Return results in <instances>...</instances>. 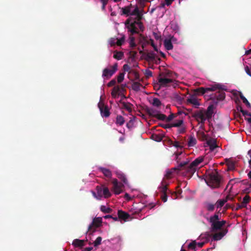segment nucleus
Masks as SVG:
<instances>
[{
    "label": "nucleus",
    "mask_w": 251,
    "mask_h": 251,
    "mask_svg": "<svg viewBox=\"0 0 251 251\" xmlns=\"http://www.w3.org/2000/svg\"><path fill=\"white\" fill-rule=\"evenodd\" d=\"M220 217L219 212L215 213L214 215L211 216L208 221L211 224V231L213 232L220 230L219 232H216L214 234H207V238L212 236L213 240L218 241L221 240L227 232L228 230L226 228H222V227L226 223V221H219Z\"/></svg>",
    "instance_id": "obj_1"
},
{
    "label": "nucleus",
    "mask_w": 251,
    "mask_h": 251,
    "mask_svg": "<svg viewBox=\"0 0 251 251\" xmlns=\"http://www.w3.org/2000/svg\"><path fill=\"white\" fill-rule=\"evenodd\" d=\"M173 172L172 170H168L166 173L163 178L160 185L158 187V190L161 193L160 198L163 202H166L167 201V193L168 191L170 192V191L168 189V182L166 179H169L172 177Z\"/></svg>",
    "instance_id": "obj_2"
},
{
    "label": "nucleus",
    "mask_w": 251,
    "mask_h": 251,
    "mask_svg": "<svg viewBox=\"0 0 251 251\" xmlns=\"http://www.w3.org/2000/svg\"><path fill=\"white\" fill-rule=\"evenodd\" d=\"M132 18L129 17L125 22V25L128 29V31L132 35L138 34L140 31L143 32L145 29L144 26L143 25V28H141L138 23L132 22Z\"/></svg>",
    "instance_id": "obj_3"
},
{
    "label": "nucleus",
    "mask_w": 251,
    "mask_h": 251,
    "mask_svg": "<svg viewBox=\"0 0 251 251\" xmlns=\"http://www.w3.org/2000/svg\"><path fill=\"white\" fill-rule=\"evenodd\" d=\"M207 184L213 188H218L221 182V176L217 172L210 174L205 179Z\"/></svg>",
    "instance_id": "obj_4"
},
{
    "label": "nucleus",
    "mask_w": 251,
    "mask_h": 251,
    "mask_svg": "<svg viewBox=\"0 0 251 251\" xmlns=\"http://www.w3.org/2000/svg\"><path fill=\"white\" fill-rule=\"evenodd\" d=\"M204 159L203 156H200L195 159L189 165L186 166V171L190 175H193L196 171L197 167L201 163Z\"/></svg>",
    "instance_id": "obj_5"
},
{
    "label": "nucleus",
    "mask_w": 251,
    "mask_h": 251,
    "mask_svg": "<svg viewBox=\"0 0 251 251\" xmlns=\"http://www.w3.org/2000/svg\"><path fill=\"white\" fill-rule=\"evenodd\" d=\"M132 16H136L134 19L132 18V22H136L139 24L140 28H143V24L141 22L143 18V11L142 10H139V7L137 5H135V8L132 11Z\"/></svg>",
    "instance_id": "obj_6"
},
{
    "label": "nucleus",
    "mask_w": 251,
    "mask_h": 251,
    "mask_svg": "<svg viewBox=\"0 0 251 251\" xmlns=\"http://www.w3.org/2000/svg\"><path fill=\"white\" fill-rule=\"evenodd\" d=\"M118 68L117 63H115L113 66L103 69L102 76L106 79H109L116 72Z\"/></svg>",
    "instance_id": "obj_7"
},
{
    "label": "nucleus",
    "mask_w": 251,
    "mask_h": 251,
    "mask_svg": "<svg viewBox=\"0 0 251 251\" xmlns=\"http://www.w3.org/2000/svg\"><path fill=\"white\" fill-rule=\"evenodd\" d=\"M158 80L159 85L162 87H168L171 85V83H173L172 85L175 87L176 85V83H175L176 82V80L173 78L164 77L159 75Z\"/></svg>",
    "instance_id": "obj_8"
},
{
    "label": "nucleus",
    "mask_w": 251,
    "mask_h": 251,
    "mask_svg": "<svg viewBox=\"0 0 251 251\" xmlns=\"http://www.w3.org/2000/svg\"><path fill=\"white\" fill-rule=\"evenodd\" d=\"M192 117L200 124L204 125L206 118L205 117L204 111L203 110H197L193 112Z\"/></svg>",
    "instance_id": "obj_9"
},
{
    "label": "nucleus",
    "mask_w": 251,
    "mask_h": 251,
    "mask_svg": "<svg viewBox=\"0 0 251 251\" xmlns=\"http://www.w3.org/2000/svg\"><path fill=\"white\" fill-rule=\"evenodd\" d=\"M101 223V218H94L92 223L88 226V230L87 232H90V234H92L94 233L96 230V228L100 226Z\"/></svg>",
    "instance_id": "obj_10"
},
{
    "label": "nucleus",
    "mask_w": 251,
    "mask_h": 251,
    "mask_svg": "<svg viewBox=\"0 0 251 251\" xmlns=\"http://www.w3.org/2000/svg\"><path fill=\"white\" fill-rule=\"evenodd\" d=\"M113 191L116 195H119L123 191L124 185L119 183L117 179H114L112 181Z\"/></svg>",
    "instance_id": "obj_11"
},
{
    "label": "nucleus",
    "mask_w": 251,
    "mask_h": 251,
    "mask_svg": "<svg viewBox=\"0 0 251 251\" xmlns=\"http://www.w3.org/2000/svg\"><path fill=\"white\" fill-rule=\"evenodd\" d=\"M98 107L100 109L101 115L102 117H108L110 115V112L107 106L105 105L104 104L100 101L98 103Z\"/></svg>",
    "instance_id": "obj_12"
},
{
    "label": "nucleus",
    "mask_w": 251,
    "mask_h": 251,
    "mask_svg": "<svg viewBox=\"0 0 251 251\" xmlns=\"http://www.w3.org/2000/svg\"><path fill=\"white\" fill-rule=\"evenodd\" d=\"M135 5L130 4L128 6H125L121 8V15H126V16H132L131 10L132 8H135Z\"/></svg>",
    "instance_id": "obj_13"
},
{
    "label": "nucleus",
    "mask_w": 251,
    "mask_h": 251,
    "mask_svg": "<svg viewBox=\"0 0 251 251\" xmlns=\"http://www.w3.org/2000/svg\"><path fill=\"white\" fill-rule=\"evenodd\" d=\"M224 90H219V91L215 93L211 99H216L218 101L223 100L225 99L226 94L223 91Z\"/></svg>",
    "instance_id": "obj_14"
},
{
    "label": "nucleus",
    "mask_w": 251,
    "mask_h": 251,
    "mask_svg": "<svg viewBox=\"0 0 251 251\" xmlns=\"http://www.w3.org/2000/svg\"><path fill=\"white\" fill-rule=\"evenodd\" d=\"M206 89L208 91H215L217 90H226V87L222 84L217 83L215 84L214 85L210 87L206 88Z\"/></svg>",
    "instance_id": "obj_15"
},
{
    "label": "nucleus",
    "mask_w": 251,
    "mask_h": 251,
    "mask_svg": "<svg viewBox=\"0 0 251 251\" xmlns=\"http://www.w3.org/2000/svg\"><path fill=\"white\" fill-rule=\"evenodd\" d=\"M206 143L207 145L209 147V149L211 151H213L216 148H217L218 146L217 145L216 140L210 138L207 140Z\"/></svg>",
    "instance_id": "obj_16"
},
{
    "label": "nucleus",
    "mask_w": 251,
    "mask_h": 251,
    "mask_svg": "<svg viewBox=\"0 0 251 251\" xmlns=\"http://www.w3.org/2000/svg\"><path fill=\"white\" fill-rule=\"evenodd\" d=\"M118 216L120 219L123 220L124 221H126L130 217L129 214L122 210H119L118 211Z\"/></svg>",
    "instance_id": "obj_17"
},
{
    "label": "nucleus",
    "mask_w": 251,
    "mask_h": 251,
    "mask_svg": "<svg viewBox=\"0 0 251 251\" xmlns=\"http://www.w3.org/2000/svg\"><path fill=\"white\" fill-rule=\"evenodd\" d=\"M188 161H183L181 163H180L177 167H174L170 169V170H172L173 172V173L176 170L180 171L182 170H186V166L188 164Z\"/></svg>",
    "instance_id": "obj_18"
},
{
    "label": "nucleus",
    "mask_w": 251,
    "mask_h": 251,
    "mask_svg": "<svg viewBox=\"0 0 251 251\" xmlns=\"http://www.w3.org/2000/svg\"><path fill=\"white\" fill-rule=\"evenodd\" d=\"M84 240L75 239L73 240L72 245L75 248H82L84 246Z\"/></svg>",
    "instance_id": "obj_19"
},
{
    "label": "nucleus",
    "mask_w": 251,
    "mask_h": 251,
    "mask_svg": "<svg viewBox=\"0 0 251 251\" xmlns=\"http://www.w3.org/2000/svg\"><path fill=\"white\" fill-rule=\"evenodd\" d=\"M99 171H100L106 177L108 178H110L112 176V173L110 171V170L103 168L100 167L99 168Z\"/></svg>",
    "instance_id": "obj_20"
},
{
    "label": "nucleus",
    "mask_w": 251,
    "mask_h": 251,
    "mask_svg": "<svg viewBox=\"0 0 251 251\" xmlns=\"http://www.w3.org/2000/svg\"><path fill=\"white\" fill-rule=\"evenodd\" d=\"M122 104L121 108L126 109L128 112L130 113L132 112V107L133 105L129 102H122L120 101Z\"/></svg>",
    "instance_id": "obj_21"
},
{
    "label": "nucleus",
    "mask_w": 251,
    "mask_h": 251,
    "mask_svg": "<svg viewBox=\"0 0 251 251\" xmlns=\"http://www.w3.org/2000/svg\"><path fill=\"white\" fill-rule=\"evenodd\" d=\"M176 74L173 73V72L169 70H167L164 72L161 73L160 74V76H163L164 77L167 78H173L174 75H175Z\"/></svg>",
    "instance_id": "obj_22"
},
{
    "label": "nucleus",
    "mask_w": 251,
    "mask_h": 251,
    "mask_svg": "<svg viewBox=\"0 0 251 251\" xmlns=\"http://www.w3.org/2000/svg\"><path fill=\"white\" fill-rule=\"evenodd\" d=\"M164 45L165 49L168 50H172L173 49V44L169 38L164 40Z\"/></svg>",
    "instance_id": "obj_23"
},
{
    "label": "nucleus",
    "mask_w": 251,
    "mask_h": 251,
    "mask_svg": "<svg viewBox=\"0 0 251 251\" xmlns=\"http://www.w3.org/2000/svg\"><path fill=\"white\" fill-rule=\"evenodd\" d=\"M188 103H191L194 105L195 107L197 108L200 105V103L198 101L197 99L193 96H191L190 98L187 100Z\"/></svg>",
    "instance_id": "obj_24"
},
{
    "label": "nucleus",
    "mask_w": 251,
    "mask_h": 251,
    "mask_svg": "<svg viewBox=\"0 0 251 251\" xmlns=\"http://www.w3.org/2000/svg\"><path fill=\"white\" fill-rule=\"evenodd\" d=\"M226 163L229 170H233L235 169V162L230 159L226 158L225 159Z\"/></svg>",
    "instance_id": "obj_25"
},
{
    "label": "nucleus",
    "mask_w": 251,
    "mask_h": 251,
    "mask_svg": "<svg viewBox=\"0 0 251 251\" xmlns=\"http://www.w3.org/2000/svg\"><path fill=\"white\" fill-rule=\"evenodd\" d=\"M213 105H211L208 107L207 110L204 112L205 117L206 119H209L211 118L213 114Z\"/></svg>",
    "instance_id": "obj_26"
},
{
    "label": "nucleus",
    "mask_w": 251,
    "mask_h": 251,
    "mask_svg": "<svg viewBox=\"0 0 251 251\" xmlns=\"http://www.w3.org/2000/svg\"><path fill=\"white\" fill-rule=\"evenodd\" d=\"M197 144V140L194 136L191 135L188 139V146L194 147Z\"/></svg>",
    "instance_id": "obj_27"
},
{
    "label": "nucleus",
    "mask_w": 251,
    "mask_h": 251,
    "mask_svg": "<svg viewBox=\"0 0 251 251\" xmlns=\"http://www.w3.org/2000/svg\"><path fill=\"white\" fill-rule=\"evenodd\" d=\"M120 91V87L119 86H115L111 92V96L113 98H116Z\"/></svg>",
    "instance_id": "obj_28"
},
{
    "label": "nucleus",
    "mask_w": 251,
    "mask_h": 251,
    "mask_svg": "<svg viewBox=\"0 0 251 251\" xmlns=\"http://www.w3.org/2000/svg\"><path fill=\"white\" fill-rule=\"evenodd\" d=\"M124 118L121 115H117L116 119V124L119 126H122L125 123Z\"/></svg>",
    "instance_id": "obj_29"
},
{
    "label": "nucleus",
    "mask_w": 251,
    "mask_h": 251,
    "mask_svg": "<svg viewBox=\"0 0 251 251\" xmlns=\"http://www.w3.org/2000/svg\"><path fill=\"white\" fill-rule=\"evenodd\" d=\"M124 57V53L122 51H115L114 53L113 57L118 60H121Z\"/></svg>",
    "instance_id": "obj_30"
},
{
    "label": "nucleus",
    "mask_w": 251,
    "mask_h": 251,
    "mask_svg": "<svg viewBox=\"0 0 251 251\" xmlns=\"http://www.w3.org/2000/svg\"><path fill=\"white\" fill-rule=\"evenodd\" d=\"M142 85L138 82H134L132 85V88L133 90L138 91L140 90Z\"/></svg>",
    "instance_id": "obj_31"
},
{
    "label": "nucleus",
    "mask_w": 251,
    "mask_h": 251,
    "mask_svg": "<svg viewBox=\"0 0 251 251\" xmlns=\"http://www.w3.org/2000/svg\"><path fill=\"white\" fill-rule=\"evenodd\" d=\"M96 190L97 193L99 196V197H98V200H100L102 197L103 189L102 188L101 186H97L96 187Z\"/></svg>",
    "instance_id": "obj_32"
},
{
    "label": "nucleus",
    "mask_w": 251,
    "mask_h": 251,
    "mask_svg": "<svg viewBox=\"0 0 251 251\" xmlns=\"http://www.w3.org/2000/svg\"><path fill=\"white\" fill-rule=\"evenodd\" d=\"M147 113H148V114L150 116H151V117H155V118L156 115H157V114L158 113L157 111H156V110L153 109V108H148L147 110Z\"/></svg>",
    "instance_id": "obj_33"
},
{
    "label": "nucleus",
    "mask_w": 251,
    "mask_h": 251,
    "mask_svg": "<svg viewBox=\"0 0 251 251\" xmlns=\"http://www.w3.org/2000/svg\"><path fill=\"white\" fill-rule=\"evenodd\" d=\"M102 193V195H103L105 198H109L111 196V194L107 187H105L103 188Z\"/></svg>",
    "instance_id": "obj_34"
},
{
    "label": "nucleus",
    "mask_w": 251,
    "mask_h": 251,
    "mask_svg": "<svg viewBox=\"0 0 251 251\" xmlns=\"http://www.w3.org/2000/svg\"><path fill=\"white\" fill-rule=\"evenodd\" d=\"M151 104L154 106L158 107L161 105V102L158 98H154L152 100V102Z\"/></svg>",
    "instance_id": "obj_35"
},
{
    "label": "nucleus",
    "mask_w": 251,
    "mask_h": 251,
    "mask_svg": "<svg viewBox=\"0 0 251 251\" xmlns=\"http://www.w3.org/2000/svg\"><path fill=\"white\" fill-rule=\"evenodd\" d=\"M100 210L105 213H111L112 211V209L109 207H107L105 205H101L100 206Z\"/></svg>",
    "instance_id": "obj_36"
},
{
    "label": "nucleus",
    "mask_w": 251,
    "mask_h": 251,
    "mask_svg": "<svg viewBox=\"0 0 251 251\" xmlns=\"http://www.w3.org/2000/svg\"><path fill=\"white\" fill-rule=\"evenodd\" d=\"M133 35H132L131 33L130 34V35H129V45H130V47L131 48H133V47H135L136 45L135 43V38L133 36Z\"/></svg>",
    "instance_id": "obj_37"
},
{
    "label": "nucleus",
    "mask_w": 251,
    "mask_h": 251,
    "mask_svg": "<svg viewBox=\"0 0 251 251\" xmlns=\"http://www.w3.org/2000/svg\"><path fill=\"white\" fill-rule=\"evenodd\" d=\"M240 98L242 100L243 103L246 105L247 107H251V106L250 103L249 102L247 99L243 95L242 93L240 94Z\"/></svg>",
    "instance_id": "obj_38"
},
{
    "label": "nucleus",
    "mask_w": 251,
    "mask_h": 251,
    "mask_svg": "<svg viewBox=\"0 0 251 251\" xmlns=\"http://www.w3.org/2000/svg\"><path fill=\"white\" fill-rule=\"evenodd\" d=\"M226 202V200H225L224 199L219 200L215 203V206L217 207V208H221L223 206V205Z\"/></svg>",
    "instance_id": "obj_39"
},
{
    "label": "nucleus",
    "mask_w": 251,
    "mask_h": 251,
    "mask_svg": "<svg viewBox=\"0 0 251 251\" xmlns=\"http://www.w3.org/2000/svg\"><path fill=\"white\" fill-rule=\"evenodd\" d=\"M250 197L249 196L246 195L243 199L242 202V206H246L247 205V203H249V202L250 201Z\"/></svg>",
    "instance_id": "obj_40"
},
{
    "label": "nucleus",
    "mask_w": 251,
    "mask_h": 251,
    "mask_svg": "<svg viewBox=\"0 0 251 251\" xmlns=\"http://www.w3.org/2000/svg\"><path fill=\"white\" fill-rule=\"evenodd\" d=\"M151 2V1L149 0H138V3L139 5V6L141 8L142 11H143V9L145 7V2Z\"/></svg>",
    "instance_id": "obj_41"
},
{
    "label": "nucleus",
    "mask_w": 251,
    "mask_h": 251,
    "mask_svg": "<svg viewBox=\"0 0 251 251\" xmlns=\"http://www.w3.org/2000/svg\"><path fill=\"white\" fill-rule=\"evenodd\" d=\"M183 123V121L182 119L177 120L175 123H172V126L173 127H180L182 126V125Z\"/></svg>",
    "instance_id": "obj_42"
},
{
    "label": "nucleus",
    "mask_w": 251,
    "mask_h": 251,
    "mask_svg": "<svg viewBox=\"0 0 251 251\" xmlns=\"http://www.w3.org/2000/svg\"><path fill=\"white\" fill-rule=\"evenodd\" d=\"M152 139L155 141L159 142L162 140V137L158 134H153L151 135Z\"/></svg>",
    "instance_id": "obj_43"
},
{
    "label": "nucleus",
    "mask_w": 251,
    "mask_h": 251,
    "mask_svg": "<svg viewBox=\"0 0 251 251\" xmlns=\"http://www.w3.org/2000/svg\"><path fill=\"white\" fill-rule=\"evenodd\" d=\"M118 177L120 178L125 184H126L127 182V179L125 175L123 174H119L118 175Z\"/></svg>",
    "instance_id": "obj_44"
},
{
    "label": "nucleus",
    "mask_w": 251,
    "mask_h": 251,
    "mask_svg": "<svg viewBox=\"0 0 251 251\" xmlns=\"http://www.w3.org/2000/svg\"><path fill=\"white\" fill-rule=\"evenodd\" d=\"M155 118L159 120L164 121L166 120V116L163 114L159 113L158 112L156 115Z\"/></svg>",
    "instance_id": "obj_45"
},
{
    "label": "nucleus",
    "mask_w": 251,
    "mask_h": 251,
    "mask_svg": "<svg viewBox=\"0 0 251 251\" xmlns=\"http://www.w3.org/2000/svg\"><path fill=\"white\" fill-rule=\"evenodd\" d=\"M197 243L195 241L191 242L188 246V248L189 250H195L196 248Z\"/></svg>",
    "instance_id": "obj_46"
},
{
    "label": "nucleus",
    "mask_w": 251,
    "mask_h": 251,
    "mask_svg": "<svg viewBox=\"0 0 251 251\" xmlns=\"http://www.w3.org/2000/svg\"><path fill=\"white\" fill-rule=\"evenodd\" d=\"M125 73H121L117 76V81L118 83L122 82L124 79Z\"/></svg>",
    "instance_id": "obj_47"
},
{
    "label": "nucleus",
    "mask_w": 251,
    "mask_h": 251,
    "mask_svg": "<svg viewBox=\"0 0 251 251\" xmlns=\"http://www.w3.org/2000/svg\"><path fill=\"white\" fill-rule=\"evenodd\" d=\"M101 240H102V238L101 237L99 236V237H97V239H96V240L93 243L94 246L95 247H97L99 245H100Z\"/></svg>",
    "instance_id": "obj_48"
},
{
    "label": "nucleus",
    "mask_w": 251,
    "mask_h": 251,
    "mask_svg": "<svg viewBox=\"0 0 251 251\" xmlns=\"http://www.w3.org/2000/svg\"><path fill=\"white\" fill-rule=\"evenodd\" d=\"M147 57L151 60L153 61L155 58V55L153 52H149L147 54Z\"/></svg>",
    "instance_id": "obj_49"
},
{
    "label": "nucleus",
    "mask_w": 251,
    "mask_h": 251,
    "mask_svg": "<svg viewBox=\"0 0 251 251\" xmlns=\"http://www.w3.org/2000/svg\"><path fill=\"white\" fill-rule=\"evenodd\" d=\"M215 204L208 203L206 205V209L209 211H213L214 210Z\"/></svg>",
    "instance_id": "obj_50"
},
{
    "label": "nucleus",
    "mask_w": 251,
    "mask_h": 251,
    "mask_svg": "<svg viewBox=\"0 0 251 251\" xmlns=\"http://www.w3.org/2000/svg\"><path fill=\"white\" fill-rule=\"evenodd\" d=\"M125 41V37H123L120 39H117L116 44L117 46H121Z\"/></svg>",
    "instance_id": "obj_51"
},
{
    "label": "nucleus",
    "mask_w": 251,
    "mask_h": 251,
    "mask_svg": "<svg viewBox=\"0 0 251 251\" xmlns=\"http://www.w3.org/2000/svg\"><path fill=\"white\" fill-rule=\"evenodd\" d=\"M179 128L177 129V132L179 134L184 133L186 131V127L183 126H180L178 127Z\"/></svg>",
    "instance_id": "obj_52"
},
{
    "label": "nucleus",
    "mask_w": 251,
    "mask_h": 251,
    "mask_svg": "<svg viewBox=\"0 0 251 251\" xmlns=\"http://www.w3.org/2000/svg\"><path fill=\"white\" fill-rule=\"evenodd\" d=\"M172 126V124H160V126H161L162 127H163L165 129L170 128L173 127Z\"/></svg>",
    "instance_id": "obj_53"
},
{
    "label": "nucleus",
    "mask_w": 251,
    "mask_h": 251,
    "mask_svg": "<svg viewBox=\"0 0 251 251\" xmlns=\"http://www.w3.org/2000/svg\"><path fill=\"white\" fill-rule=\"evenodd\" d=\"M198 91L199 93H201V94H204L207 92V90L206 89V88H203V87H200L198 89Z\"/></svg>",
    "instance_id": "obj_54"
},
{
    "label": "nucleus",
    "mask_w": 251,
    "mask_h": 251,
    "mask_svg": "<svg viewBox=\"0 0 251 251\" xmlns=\"http://www.w3.org/2000/svg\"><path fill=\"white\" fill-rule=\"evenodd\" d=\"M145 75L147 78H149L152 76V72L149 70H146Z\"/></svg>",
    "instance_id": "obj_55"
},
{
    "label": "nucleus",
    "mask_w": 251,
    "mask_h": 251,
    "mask_svg": "<svg viewBox=\"0 0 251 251\" xmlns=\"http://www.w3.org/2000/svg\"><path fill=\"white\" fill-rule=\"evenodd\" d=\"M173 145L176 148H178L180 149H182L183 147V146L180 145V143L178 141L174 142L173 144Z\"/></svg>",
    "instance_id": "obj_56"
},
{
    "label": "nucleus",
    "mask_w": 251,
    "mask_h": 251,
    "mask_svg": "<svg viewBox=\"0 0 251 251\" xmlns=\"http://www.w3.org/2000/svg\"><path fill=\"white\" fill-rule=\"evenodd\" d=\"M241 112L242 113L245 118L247 117L246 116H249L250 117H251V113H249L246 110H241Z\"/></svg>",
    "instance_id": "obj_57"
},
{
    "label": "nucleus",
    "mask_w": 251,
    "mask_h": 251,
    "mask_svg": "<svg viewBox=\"0 0 251 251\" xmlns=\"http://www.w3.org/2000/svg\"><path fill=\"white\" fill-rule=\"evenodd\" d=\"M245 207H246V206H242V202H241V203H237L236 204V207L234 208V210L237 211Z\"/></svg>",
    "instance_id": "obj_58"
},
{
    "label": "nucleus",
    "mask_w": 251,
    "mask_h": 251,
    "mask_svg": "<svg viewBox=\"0 0 251 251\" xmlns=\"http://www.w3.org/2000/svg\"><path fill=\"white\" fill-rule=\"evenodd\" d=\"M116 82L115 79H112L110 81H109L107 84L108 87H111L115 85Z\"/></svg>",
    "instance_id": "obj_59"
},
{
    "label": "nucleus",
    "mask_w": 251,
    "mask_h": 251,
    "mask_svg": "<svg viewBox=\"0 0 251 251\" xmlns=\"http://www.w3.org/2000/svg\"><path fill=\"white\" fill-rule=\"evenodd\" d=\"M170 41H171V42L173 43H176L177 42V39L176 37H175L174 36H170L169 38Z\"/></svg>",
    "instance_id": "obj_60"
},
{
    "label": "nucleus",
    "mask_w": 251,
    "mask_h": 251,
    "mask_svg": "<svg viewBox=\"0 0 251 251\" xmlns=\"http://www.w3.org/2000/svg\"><path fill=\"white\" fill-rule=\"evenodd\" d=\"M174 118V115L173 114H171L168 117H166V121L167 122L171 121Z\"/></svg>",
    "instance_id": "obj_61"
},
{
    "label": "nucleus",
    "mask_w": 251,
    "mask_h": 251,
    "mask_svg": "<svg viewBox=\"0 0 251 251\" xmlns=\"http://www.w3.org/2000/svg\"><path fill=\"white\" fill-rule=\"evenodd\" d=\"M245 71L246 72V73L249 75H250V76H251V71L249 68V67L247 66L245 67Z\"/></svg>",
    "instance_id": "obj_62"
},
{
    "label": "nucleus",
    "mask_w": 251,
    "mask_h": 251,
    "mask_svg": "<svg viewBox=\"0 0 251 251\" xmlns=\"http://www.w3.org/2000/svg\"><path fill=\"white\" fill-rule=\"evenodd\" d=\"M201 138L202 140H208L207 139V135L203 132H202L201 133Z\"/></svg>",
    "instance_id": "obj_63"
},
{
    "label": "nucleus",
    "mask_w": 251,
    "mask_h": 251,
    "mask_svg": "<svg viewBox=\"0 0 251 251\" xmlns=\"http://www.w3.org/2000/svg\"><path fill=\"white\" fill-rule=\"evenodd\" d=\"M123 69L124 70H125V71H126V72H128L129 71L130 68V67L127 64H125L124 66H123Z\"/></svg>",
    "instance_id": "obj_64"
}]
</instances>
